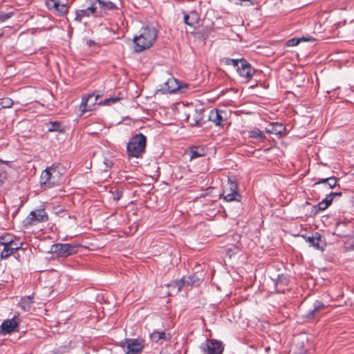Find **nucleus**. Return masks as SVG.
<instances>
[{
    "label": "nucleus",
    "instance_id": "44",
    "mask_svg": "<svg viewBox=\"0 0 354 354\" xmlns=\"http://www.w3.org/2000/svg\"><path fill=\"white\" fill-rule=\"evenodd\" d=\"M162 94H177L183 93L184 90H158Z\"/></svg>",
    "mask_w": 354,
    "mask_h": 354
},
{
    "label": "nucleus",
    "instance_id": "31",
    "mask_svg": "<svg viewBox=\"0 0 354 354\" xmlns=\"http://www.w3.org/2000/svg\"><path fill=\"white\" fill-rule=\"evenodd\" d=\"M3 164L8 165V161H3L0 160V183L2 184L7 178V171L6 168L3 166Z\"/></svg>",
    "mask_w": 354,
    "mask_h": 354
},
{
    "label": "nucleus",
    "instance_id": "1",
    "mask_svg": "<svg viewBox=\"0 0 354 354\" xmlns=\"http://www.w3.org/2000/svg\"><path fill=\"white\" fill-rule=\"evenodd\" d=\"M158 31L153 26H144L140 30V35L133 37L134 51L142 52L149 49L157 39Z\"/></svg>",
    "mask_w": 354,
    "mask_h": 354
},
{
    "label": "nucleus",
    "instance_id": "36",
    "mask_svg": "<svg viewBox=\"0 0 354 354\" xmlns=\"http://www.w3.org/2000/svg\"><path fill=\"white\" fill-rule=\"evenodd\" d=\"M12 241V237L10 234H7L4 236H1L0 237V245H10L11 241Z\"/></svg>",
    "mask_w": 354,
    "mask_h": 354
},
{
    "label": "nucleus",
    "instance_id": "19",
    "mask_svg": "<svg viewBox=\"0 0 354 354\" xmlns=\"http://www.w3.org/2000/svg\"><path fill=\"white\" fill-rule=\"evenodd\" d=\"M337 178L335 176H330L328 178H319L317 182L314 183L313 186L322 184L325 187L332 189L337 185Z\"/></svg>",
    "mask_w": 354,
    "mask_h": 354
},
{
    "label": "nucleus",
    "instance_id": "26",
    "mask_svg": "<svg viewBox=\"0 0 354 354\" xmlns=\"http://www.w3.org/2000/svg\"><path fill=\"white\" fill-rule=\"evenodd\" d=\"M91 16H93L92 13H91L89 10H87L86 7H84L83 9L75 10V21L81 22L83 18L89 17Z\"/></svg>",
    "mask_w": 354,
    "mask_h": 354
},
{
    "label": "nucleus",
    "instance_id": "50",
    "mask_svg": "<svg viewBox=\"0 0 354 354\" xmlns=\"http://www.w3.org/2000/svg\"><path fill=\"white\" fill-rule=\"evenodd\" d=\"M140 91H141L142 90H139ZM136 94H137V96H138L139 95H140V92H138V91H136Z\"/></svg>",
    "mask_w": 354,
    "mask_h": 354
},
{
    "label": "nucleus",
    "instance_id": "34",
    "mask_svg": "<svg viewBox=\"0 0 354 354\" xmlns=\"http://www.w3.org/2000/svg\"><path fill=\"white\" fill-rule=\"evenodd\" d=\"M310 39H307L304 37H302L301 38H292L291 39H289L288 41H287V46H295L297 45H298L300 41H310Z\"/></svg>",
    "mask_w": 354,
    "mask_h": 354
},
{
    "label": "nucleus",
    "instance_id": "14",
    "mask_svg": "<svg viewBox=\"0 0 354 354\" xmlns=\"http://www.w3.org/2000/svg\"><path fill=\"white\" fill-rule=\"evenodd\" d=\"M276 290L279 293H284L290 281L288 275L284 274H278L276 279H273Z\"/></svg>",
    "mask_w": 354,
    "mask_h": 354
},
{
    "label": "nucleus",
    "instance_id": "22",
    "mask_svg": "<svg viewBox=\"0 0 354 354\" xmlns=\"http://www.w3.org/2000/svg\"><path fill=\"white\" fill-rule=\"evenodd\" d=\"M183 19L185 24L194 27L198 21V14L196 11H191L190 14L184 12Z\"/></svg>",
    "mask_w": 354,
    "mask_h": 354
},
{
    "label": "nucleus",
    "instance_id": "2",
    "mask_svg": "<svg viewBox=\"0 0 354 354\" xmlns=\"http://www.w3.org/2000/svg\"><path fill=\"white\" fill-rule=\"evenodd\" d=\"M147 137L142 133L133 136L127 143L128 155L134 158H140L145 152Z\"/></svg>",
    "mask_w": 354,
    "mask_h": 354
},
{
    "label": "nucleus",
    "instance_id": "20",
    "mask_svg": "<svg viewBox=\"0 0 354 354\" xmlns=\"http://www.w3.org/2000/svg\"><path fill=\"white\" fill-rule=\"evenodd\" d=\"M284 127L281 123L279 122H272L270 123L266 127V131L268 133L279 135L281 134L284 130Z\"/></svg>",
    "mask_w": 354,
    "mask_h": 354
},
{
    "label": "nucleus",
    "instance_id": "27",
    "mask_svg": "<svg viewBox=\"0 0 354 354\" xmlns=\"http://www.w3.org/2000/svg\"><path fill=\"white\" fill-rule=\"evenodd\" d=\"M191 159L198 158L206 155L205 150L201 147H193L190 149Z\"/></svg>",
    "mask_w": 354,
    "mask_h": 354
},
{
    "label": "nucleus",
    "instance_id": "7",
    "mask_svg": "<svg viewBox=\"0 0 354 354\" xmlns=\"http://www.w3.org/2000/svg\"><path fill=\"white\" fill-rule=\"evenodd\" d=\"M204 108L195 109L193 112L186 115V121L190 127H202L205 123Z\"/></svg>",
    "mask_w": 354,
    "mask_h": 354
},
{
    "label": "nucleus",
    "instance_id": "35",
    "mask_svg": "<svg viewBox=\"0 0 354 354\" xmlns=\"http://www.w3.org/2000/svg\"><path fill=\"white\" fill-rule=\"evenodd\" d=\"M225 189H228V192H239L237 183L235 181H232L230 179L228 181V187Z\"/></svg>",
    "mask_w": 354,
    "mask_h": 354
},
{
    "label": "nucleus",
    "instance_id": "13",
    "mask_svg": "<svg viewBox=\"0 0 354 354\" xmlns=\"http://www.w3.org/2000/svg\"><path fill=\"white\" fill-rule=\"evenodd\" d=\"M19 322L14 316L12 319L4 320L0 326V333L6 335L17 330Z\"/></svg>",
    "mask_w": 354,
    "mask_h": 354
},
{
    "label": "nucleus",
    "instance_id": "39",
    "mask_svg": "<svg viewBox=\"0 0 354 354\" xmlns=\"http://www.w3.org/2000/svg\"><path fill=\"white\" fill-rule=\"evenodd\" d=\"M325 204L322 203V201L317 203L316 205H314L313 207V212L315 214H318L321 211L325 210L327 207H324Z\"/></svg>",
    "mask_w": 354,
    "mask_h": 354
},
{
    "label": "nucleus",
    "instance_id": "25",
    "mask_svg": "<svg viewBox=\"0 0 354 354\" xmlns=\"http://www.w3.org/2000/svg\"><path fill=\"white\" fill-rule=\"evenodd\" d=\"M167 286L170 289V295H171L173 293L178 294L184 286L181 279L180 280L171 281L169 283H168Z\"/></svg>",
    "mask_w": 354,
    "mask_h": 354
},
{
    "label": "nucleus",
    "instance_id": "33",
    "mask_svg": "<svg viewBox=\"0 0 354 354\" xmlns=\"http://www.w3.org/2000/svg\"><path fill=\"white\" fill-rule=\"evenodd\" d=\"M54 12L59 13L60 15H64L68 12V8L65 3H57V6L54 10Z\"/></svg>",
    "mask_w": 354,
    "mask_h": 354
},
{
    "label": "nucleus",
    "instance_id": "42",
    "mask_svg": "<svg viewBox=\"0 0 354 354\" xmlns=\"http://www.w3.org/2000/svg\"><path fill=\"white\" fill-rule=\"evenodd\" d=\"M241 59H230L227 58L225 60V63L228 65H232L236 68H238L239 64H241Z\"/></svg>",
    "mask_w": 354,
    "mask_h": 354
},
{
    "label": "nucleus",
    "instance_id": "30",
    "mask_svg": "<svg viewBox=\"0 0 354 354\" xmlns=\"http://www.w3.org/2000/svg\"><path fill=\"white\" fill-rule=\"evenodd\" d=\"M48 131L50 132H62L64 131L61 123L57 121L49 122L46 123Z\"/></svg>",
    "mask_w": 354,
    "mask_h": 354
},
{
    "label": "nucleus",
    "instance_id": "17",
    "mask_svg": "<svg viewBox=\"0 0 354 354\" xmlns=\"http://www.w3.org/2000/svg\"><path fill=\"white\" fill-rule=\"evenodd\" d=\"M34 295L24 296L21 298L18 303V306L24 312L30 310L32 304H34Z\"/></svg>",
    "mask_w": 354,
    "mask_h": 354
},
{
    "label": "nucleus",
    "instance_id": "24",
    "mask_svg": "<svg viewBox=\"0 0 354 354\" xmlns=\"http://www.w3.org/2000/svg\"><path fill=\"white\" fill-rule=\"evenodd\" d=\"M165 85L167 87V88H186L187 84L183 85L180 82L173 77H169L165 82Z\"/></svg>",
    "mask_w": 354,
    "mask_h": 354
},
{
    "label": "nucleus",
    "instance_id": "43",
    "mask_svg": "<svg viewBox=\"0 0 354 354\" xmlns=\"http://www.w3.org/2000/svg\"><path fill=\"white\" fill-rule=\"evenodd\" d=\"M333 198L332 195L327 194L326 196L322 200V203L325 204L324 207H328L333 203Z\"/></svg>",
    "mask_w": 354,
    "mask_h": 354
},
{
    "label": "nucleus",
    "instance_id": "28",
    "mask_svg": "<svg viewBox=\"0 0 354 354\" xmlns=\"http://www.w3.org/2000/svg\"><path fill=\"white\" fill-rule=\"evenodd\" d=\"M316 234L317 236H308L306 239V241L309 243L310 245V246H313L315 248L317 249V250H322V248L319 245V241H320V239H321V236L318 234V233H316Z\"/></svg>",
    "mask_w": 354,
    "mask_h": 354
},
{
    "label": "nucleus",
    "instance_id": "5",
    "mask_svg": "<svg viewBox=\"0 0 354 354\" xmlns=\"http://www.w3.org/2000/svg\"><path fill=\"white\" fill-rule=\"evenodd\" d=\"M56 173V167L52 165L45 169L40 176V185L43 188H51L55 186L57 183V178L55 175Z\"/></svg>",
    "mask_w": 354,
    "mask_h": 354
},
{
    "label": "nucleus",
    "instance_id": "38",
    "mask_svg": "<svg viewBox=\"0 0 354 354\" xmlns=\"http://www.w3.org/2000/svg\"><path fill=\"white\" fill-rule=\"evenodd\" d=\"M58 0H46L45 4L49 10L54 11L56 6H57Z\"/></svg>",
    "mask_w": 354,
    "mask_h": 354
},
{
    "label": "nucleus",
    "instance_id": "10",
    "mask_svg": "<svg viewBox=\"0 0 354 354\" xmlns=\"http://www.w3.org/2000/svg\"><path fill=\"white\" fill-rule=\"evenodd\" d=\"M98 99L99 95H95V93L83 97L80 104L82 111L85 113L93 110L97 104L99 105L100 101H98Z\"/></svg>",
    "mask_w": 354,
    "mask_h": 354
},
{
    "label": "nucleus",
    "instance_id": "3",
    "mask_svg": "<svg viewBox=\"0 0 354 354\" xmlns=\"http://www.w3.org/2000/svg\"><path fill=\"white\" fill-rule=\"evenodd\" d=\"M48 221V216L44 209H38L31 211L29 215L24 219L25 227L35 225L39 223Z\"/></svg>",
    "mask_w": 354,
    "mask_h": 354
},
{
    "label": "nucleus",
    "instance_id": "18",
    "mask_svg": "<svg viewBox=\"0 0 354 354\" xmlns=\"http://www.w3.org/2000/svg\"><path fill=\"white\" fill-rule=\"evenodd\" d=\"M84 7H86L87 10H89L93 16H100L98 0H86Z\"/></svg>",
    "mask_w": 354,
    "mask_h": 354
},
{
    "label": "nucleus",
    "instance_id": "8",
    "mask_svg": "<svg viewBox=\"0 0 354 354\" xmlns=\"http://www.w3.org/2000/svg\"><path fill=\"white\" fill-rule=\"evenodd\" d=\"M120 346L124 348L127 354H138L143 349V346L138 339H126L120 342Z\"/></svg>",
    "mask_w": 354,
    "mask_h": 354
},
{
    "label": "nucleus",
    "instance_id": "40",
    "mask_svg": "<svg viewBox=\"0 0 354 354\" xmlns=\"http://www.w3.org/2000/svg\"><path fill=\"white\" fill-rule=\"evenodd\" d=\"M250 137L253 138L262 139L263 133L259 129H254L250 132Z\"/></svg>",
    "mask_w": 354,
    "mask_h": 354
},
{
    "label": "nucleus",
    "instance_id": "41",
    "mask_svg": "<svg viewBox=\"0 0 354 354\" xmlns=\"http://www.w3.org/2000/svg\"><path fill=\"white\" fill-rule=\"evenodd\" d=\"M14 15L13 12H8L5 13L3 12H0V22L3 23L6 21V20L9 19Z\"/></svg>",
    "mask_w": 354,
    "mask_h": 354
},
{
    "label": "nucleus",
    "instance_id": "54",
    "mask_svg": "<svg viewBox=\"0 0 354 354\" xmlns=\"http://www.w3.org/2000/svg\"><path fill=\"white\" fill-rule=\"evenodd\" d=\"M161 354V353H160Z\"/></svg>",
    "mask_w": 354,
    "mask_h": 354
},
{
    "label": "nucleus",
    "instance_id": "46",
    "mask_svg": "<svg viewBox=\"0 0 354 354\" xmlns=\"http://www.w3.org/2000/svg\"><path fill=\"white\" fill-rule=\"evenodd\" d=\"M122 196V192L120 190H115L113 192V199L115 201H118Z\"/></svg>",
    "mask_w": 354,
    "mask_h": 354
},
{
    "label": "nucleus",
    "instance_id": "49",
    "mask_svg": "<svg viewBox=\"0 0 354 354\" xmlns=\"http://www.w3.org/2000/svg\"><path fill=\"white\" fill-rule=\"evenodd\" d=\"M104 163H105L107 166L111 167V162L109 160H106V161L104 162Z\"/></svg>",
    "mask_w": 354,
    "mask_h": 354
},
{
    "label": "nucleus",
    "instance_id": "9",
    "mask_svg": "<svg viewBox=\"0 0 354 354\" xmlns=\"http://www.w3.org/2000/svg\"><path fill=\"white\" fill-rule=\"evenodd\" d=\"M236 71L245 82H249L256 73L255 69L244 59H241V64L236 68Z\"/></svg>",
    "mask_w": 354,
    "mask_h": 354
},
{
    "label": "nucleus",
    "instance_id": "32",
    "mask_svg": "<svg viewBox=\"0 0 354 354\" xmlns=\"http://www.w3.org/2000/svg\"><path fill=\"white\" fill-rule=\"evenodd\" d=\"M14 253L13 250H11L10 245H3V249L0 254L1 259H6L8 258L11 254Z\"/></svg>",
    "mask_w": 354,
    "mask_h": 354
},
{
    "label": "nucleus",
    "instance_id": "4",
    "mask_svg": "<svg viewBox=\"0 0 354 354\" xmlns=\"http://www.w3.org/2000/svg\"><path fill=\"white\" fill-rule=\"evenodd\" d=\"M200 348L205 354H223L224 344L216 339H206Z\"/></svg>",
    "mask_w": 354,
    "mask_h": 354
},
{
    "label": "nucleus",
    "instance_id": "12",
    "mask_svg": "<svg viewBox=\"0 0 354 354\" xmlns=\"http://www.w3.org/2000/svg\"><path fill=\"white\" fill-rule=\"evenodd\" d=\"M325 308V305L322 301L316 300L313 304V308L310 309L303 317L308 321L317 319L320 316V311Z\"/></svg>",
    "mask_w": 354,
    "mask_h": 354
},
{
    "label": "nucleus",
    "instance_id": "53",
    "mask_svg": "<svg viewBox=\"0 0 354 354\" xmlns=\"http://www.w3.org/2000/svg\"><path fill=\"white\" fill-rule=\"evenodd\" d=\"M2 35V34H0V37Z\"/></svg>",
    "mask_w": 354,
    "mask_h": 354
},
{
    "label": "nucleus",
    "instance_id": "47",
    "mask_svg": "<svg viewBox=\"0 0 354 354\" xmlns=\"http://www.w3.org/2000/svg\"><path fill=\"white\" fill-rule=\"evenodd\" d=\"M330 194L332 195L333 199L336 196H341L342 195V192H330Z\"/></svg>",
    "mask_w": 354,
    "mask_h": 354
},
{
    "label": "nucleus",
    "instance_id": "48",
    "mask_svg": "<svg viewBox=\"0 0 354 354\" xmlns=\"http://www.w3.org/2000/svg\"><path fill=\"white\" fill-rule=\"evenodd\" d=\"M95 44H96V43H95V41H93V40H91V39H89V40H87V41H86V45H87V46H88L89 47L93 46V45H95Z\"/></svg>",
    "mask_w": 354,
    "mask_h": 354
},
{
    "label": "nucleus",
    "instance_id": "52",
    "mask_svg": "<svg viewBox=\"0 0 354 354\" xmlns=\"http://www.w3.org/2000/svg\"><path fill=\"white\" fill-rule=\"evenodd\" d=\"M330 93H331V91L328 90V91H326V93H327V94H330Z\"/></svg>",
    "mask_w": 354,
    "mask_h": 354
},
{
    "label": "nucleus",
    "instance_id": "16",
    "mask_svg": "<svg viewBox=\"0 0 354 354\" xmlns=\"http://www.w3.org/2000/svg\"><path fill=\"white\" fill-rule=\"evenodd\" d=\"M126 97H127L126 95H124V93H122L121 92H119L118 93H114L111 96L106 97L103 100H101L99 102V105L111 106Z\"/></svg>",
    "mask_w": 354,
    "mask_h": 354
},
{
    "label": "nucleus",
    "instance_id": "45",
    "mask_svg": "<svg viewBox=\"0 0 354 354\" xmlns=\"http://www.w3.org/2000/svg\"><path fill=\"white\" fill-rule=\"evenodd\" d=\"M21 243L15 242L13 240L11 241L10 245L11 250H13L14 252L19 250L21 248Z\"/></svg>",
    "mask_w": 354,
    "mask_h": 354
},
{
    "label": "nucleus",
    "instance_id": "29",
    "mask_svg": "<svg viewBox=\"0 0 354 354\" xmlns=\"http://www.w3.org/2000/svg\"><path fill=\"white\" fill-rule=\"evenodd\" d=\"M151 339L154 342H158L160 339H170V337H167V334L164 331L154 330L150 335Z\"/></svg>",
    "mask_w": 354,
    "mask_h": 354
},
{
    "label": "nucleus",
    "instance_id": "21",
    "mask_svg": "<svg viewBox=\"0 0 354 354\" xmlns=\"http://www.w3.org/2000/svg\"><path fill=\"white\" fill-rule=\"evenodd\" d=\"M183 286H198L201 283V279L194 274L185 276L181 279Z\"/></svg>",
    "mask_w": 354,
    "mask_h": 354
},
{
    "label": "nucleus",
    "instance_id": "51",
    "mask_svg": "<svg viewBox=\"0 0 354 354\" xmlns=\"http://www.w3.org/2000/svg\"><path fill=\"white\" fill-rule=\"evenodd\" d=\"M254 87H255V86L252 85V86H250L249 87V88H254Z\"/></svg>",
    "mask_w": 354,
    "mask_h": 354
},
{
    "label": "nucleus",
    "instance_id": "15",
    "mask_svg": "<svg viewBox=\"0 0 354 354\" xmlns=\"http://www.w3.org/2000/svg\"><path fill=\"white\" fill-rule=\"evenodd\" d=\"M100 16L108 11L117 10L118 8L115 3L109 0H98Z\"/></svg>",
    "mask_w": 354,
    "mask_h": 354
},
{
    "label": "nucleus",
    "instance_id": "6",
    "mask_svg": "<svg viewBox=\"0 0 354 354\" xmlns=\"http://www.w3.org/2000/svg\"><path fill=\"white\" fill-rule=\"evenodd\" d=\"M78 245L56 243L53 245L52 251L60 257H67L77 252Z\"/></svg>",
    "mask_w": 354,
    "mask_h": 354
},
{
    "label": "nucleus",
    "instance_id": "11",
    "mask_svg": "<svg viewBox=\"0 0 354 354\" xmlns=\"http://www.w3.org/2000/svg\"><path fill=\"white\" fill-rule=\"evenodd\" d=\"M208 120L212 122L216 126L223 127L226 120V112L217 109H212L208 115Z\"/></svg>",
    "mask_w": 354,
    "mask_h": 354
},
{
    "label": "nucleus",
    "instance_id": "23",
    "mask_svg": "<svg viewBox=\"0 0 354 354\" xmlns=\"http://www.w3.org/2000/svg\"><path fill=\"white\" fill-rule=\"evenodd\" d=\"M223 198L227 202L237 201L240 202L241 200V195L239 192H228V189H223Z\"/></svg>",
    "mask_w": 354,
    "mask_h": 354
},
{
    "label": "nucleus",
    "instance_id": "37",
    "mask_svg": "<svg viewBox=\"0 0 354 354\" xmlns=\"http://www.w3.org/2000/svg\"><path fill=\"white\" fill-rule=\"evenodd\" d=\"M13 104L12 100L9 97L0 99V105L2 108H10Z\"/></svg>",
    "mask_w": 354,
    "mask_h": 354
}]
</instances>
